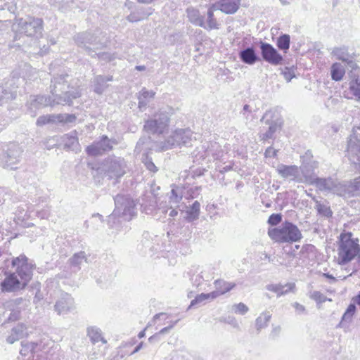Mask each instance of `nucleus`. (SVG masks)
Here are the masks:
<instances>
[{"instance_id":"1","label":"nucleus","mask_w":360,"mask_h":360,"mask_svg":"<svg viewBox=\"0 0 360 360\" xmlns=\"http://www.w3.org/2000/svg\"><path fill=\"white\" fill-rule=\"evenodd\" d=\"M13 30L14 35L8 43V48L24 49L38 43V39L42 36L43 21L41 18L32 17L20 18L13 25Z\"/></svg>"},{"instance_id":"2","label":"nucleus","mask_w":360,"mask_h":360,"mask_svg":"<svg viewBox=\"0 0 360 360\" xmlns=\"http://www.w3.org/2000/svg\"><path fill=\"white\" fill-rule=\"evenodd\" d=\"M75 41L78 46L84 48L87 53L92 57L97 56L100 60L108 62H110L117 58L115 53H96L92 48L89 47V45H92L94 46V49H98L106 45L107 39L105 35L102 32H99L98 30H97L95 34H91L88 32L79 33L75 37Z\"/></svg>"},{"instance_id":"3","label":"nucleus","mask_w":360,"mask_h":360,"mask_svg":"<svg viewBox=\"0 0 360 360\" xmlns=\"http://www.w3.org/2000/svg\"><path fill=\"white\" fill-rule=\"evenodd\" d=\"M115 210L108 216V224L110 228L118 229L121 223L120 219L129 221L136 214V203L128 195H117L114 199Z\"/></svg>"},{"instance_id":"4","label":"nucleus","mask_w":360,"mask_h":360,"mask_svg":"<svg viewBox=\"0 0 360 360\" xmlns=\"http://www.w3.org/2000/svg\"><path fill=\"white\" fill-rule=\"evenodd\" d=\"M70 96L68 95L66 93V96L64 98L62 96H58L57 98H51V96H45L42 95L31 96L29 102V109L28 112L32 117H35L37 115V110L46 107V106H53L54 105H71L72 104V100L80 97V94L78 91L74 92Z\"/></svg>"},{"instance_id":"5","label":"nucleus","mask_w":360,"mask_h":360,"mask_svg":"<svg viewBox=\"0 0 360 360\" xmlns=\"http://www.w3.org/2000/svg\"><path fill=\"white\" fill-rule=\"evenodd\" d=\"M268 235L271 239L278 243H295L302 238L298 227L292 222L285 221L280 226L270 229Z\"/></svg>"},{"instance_id":"6","label":"nucleus","mask_w":360,"mask_h":360,"mask_svg":"<svg viewBox=\"0 0 360 360\" xmlns=\"http://www.w3.org/2000/svg\"><path fill=\"white\" fill-rule=\"evenodd\" d=\"M350 232L340 235L338 248V264L345 265L352 261L360 252L358 238H353Z\"/></svg>"},{"instance_id":"7","label":"nucleus","mask_w":360,"mask_h":360,"mask_svg":"<svg viewBox=\"0 0 360 360\" xmlns=\"http://www.w3.org/2000/svg\"><path fill=\"white\" fill-rule=\"evenodd\" d=\"M193 141V132L189 129H178L164 141L157 143L160 150H167L175 146H191Z\"/></svg>"},{"instance_id":"8","label":"nucleus","mask_w":360,"mask_h":360,"mask_svg":"<svg viewBox=\"0 0 360 360\" xmlns=\"http://www.w3.org/2000/svg\"><path fill=\"white\" fill-rule=\"evenodd\" d=\"M11 265L15 268V271L13 273L20 278L24 285H27L32 278L34 264L30 262L25 255H20L13 258Z\"/></svg>"},{"instance_id":"9","label":"nucleus","mask_w":360,"mask_h":360,"mask_svg":"<svg viewBox=\"0 0 360 360\" xmlns=\"http://www.w3.org/2000/svg\"><path fill=\"white\" fill-rule=\"evenodd\" d=\"M169 122L168 113L159 112L145 122L144 129L152 134H163L168 130Z\"/></svg>"},{"instance_id":"10","label":"nucleus","mask_w":360,"mask_h":360,"mask_svg":"<svg viewBox=\"0 0 360 360\" xmlns=\"http://www.w3.org/2000/svg\"><path fill=\"white\" fill-rule=\"evenodd\" d=\"M101 169L110 179H118L126 173L127 164L122 158L109 157L103 162Z\"/></svg>"},{"instance_id":"11","label":"nucleus","mask_w":360,"mask_h":360,"mask_svg":"<svg viewBox=\"0 0 360 360\" xmlns=\"http://www.w3.org/2000/svg\"><path fill=\"white\" fill-rule=\"evenodd\" d=\"M312 185L315 186L321 192L343 197L344 181H340L338 179L330 176L318 177Z\"/></svg>"},{"instance_id":"12","label":"nucleus","mask_w":360,"mask_h":360,"mask_svg":"<svg viewBox=\"0 0 360 360\" xmlns=\"http://www.w3.org/2000/svg\"><path fill=\"white\" fill-rule=\"evenodd\" d=\"M311 152L307 151L302 157V165L300 168L302 183L312 185L318 178L315 169L318 167V162L311 159Z\"/></svg>"},{"instance_id":"13","label":"nucleus","mask_w":360,"mask_h":360,"mask_svg":"<svg viewBox=\"0 0 360 360\" xmlns=\"http://www.w3.org/2000/svg\"><path fill=\"white\" fill-rule=\"evenodd\" d=\"M193 154L196 161L204 160L210 157H212L214 160H217L223 156L224 151L219 143L210 141L204 143L200 148H197Z\"/></svg>"},{"instance_id":"14","label":"nucleus","mask_w":360,"mask_h":360,"mask_svg":"<svg viewBox=\"0 0 360 360\" xmlns=\"http://www.w3.org/2000/svg\"><path fill=\"white\" fill-rule=\"evenodd\" d=\"M67 77H68V74H61L55 76L51 79V84L50 88L51 93L52 94L53 98H57L58 96H62L64 98L66 96V93H68V95L70 96L71 94L75 91H78L81 94L79 90H75L72 92L67 91V89L69 88Z\"/></svg>"},{"instance_id":"15","label":"nucleus","mask_w":360,"mask_h":360,"mask_svg":"<svg viewBox=\"0 0 360 360\" xmlns=\"http://www.w3.org/2000/svg\"><path fill=\"white\" fill-rule=\"evenodd\" d=\"M22 153V148L15 143L9 144L7 150L3 154L1 165L4 168L15 169L14 165L20 160Z\"/></svg>"},{"instance_id":"16","label":"nucleus","mask_w":360,"mask_h":360,"mask_svg":"<svg viewBox=\"0 0 360 360\" xmlns=\"http://www.w3.org/2000/svg\"><path fill=\"white\" fill-rule=\"evenodd\" d=\"M274 117L275 112L268 110L261 119L262 122H264V123L269 126L268 129L259 136L262 141H267L273 139L274 134L281 128V123L278 119H276Z\"/></svg>"},{"instance_id":"17","label":"nucleus","mask_w":360,"mask_h":360,"mask_svg":"<svg viewBox=\"0 0 360 360\" xmlns=\"http://www.w3.org/2000/svg\"><path fill=\"white\" fill-rule=\"evenodd\" d=\"M259 48L261 56L264 61L273 65L281 64L283 58L271 44L260 41Z\"/></svg>"},{"instance_id":"18","label":"nucleus","mask_w":360,"mask_h":360,"mask_svg":"<svg viewBox=\"0 0 360 360\" xmlns=\"http://www.w3.org/2000/svg\"><path fill=\"white\" fill-rule=\"evenodd\" d=\"M26 286L13 272H6L4 279L0 283L1 290L3 292H16L25 289Z\"/></svg>"},{"instance_id":"19","label":"nucleus","mask_w":360,"mask_h":360,"mask_svg":"<svg viewBox=\"0 0 360 360\" xmlns=\"http://www.w3.org/2000/svg\"><path fill=\"white\" fill-rule=\"evenodd\" d=\"M115 143L116 142L115 141H112L108 139L107 136L103 135L99 141L89 146L86 148V151L89 155L97 156L103 154L105 151L110 150L112 148V145Z\"/></svg>"},{"instance_id":"20","label":"nucleus","mask_w":360,"mask_h":360,"mask_svg":"<svg viewBox=\"0 0 360 360\" xmlns=\"http://www.w3.org/2000/svg\"><path fill=\"white\" fill-rule=\"evenodd\" d=\"M348 68H350L348 72L349 89L357 100L360 101V68L356 62H349Z\"/></svg>"},{"instance_id":"21","label":"nucleus","mask_w":360,"mask_h":360,"mask_svg":"<svg viewBox=\"0 0 360 360\" xmlns=\"http://www.w3.org/2000/svg\"><path fill=\"white\" fill-rule=\"evenodd\" d=\"M25 300L22 298H16L7 302L5 304L6 312H8V321H15L20 318L22 310L25 309Z\"/></svg>"},{"instance_id":"22","label":"nucleus","mask_w":360,"mask_h":360,"mask_svg":"<svg viewBox=\"0 0 360 360\" xmlns=\"http://www.w3.org/2000/svg\"><path fill=\"white\" fill-rule=\"evenodd\" d=\"M347 154L351 162L360 169V139L356 136L349 139L347 143Z\"/></svg>"},{"instance_id":"23","label":"nucleus","mask_w":360,"mask_h":360,"mask_svg":"<svg viewBox=\"0 0 360 360\" xmlns=\"http://www.w3.org/2000/svg\"><path fill=\"white\" fill-rule=\"evenodd\" d=\"M278 174L283 178H290L296 183H302L300 168L295 165H279L277 167Z\"/></svg>"},{"instance_id":"24","label":"nucleus","mask_w":360,"mask_h":360,"mask_svg":"<svg viewBox=\"0 0 360 360\" xmlns=\"http://www.w3.org/2000/svg\"><path fill=\"white\" fill-rule=\"evenodd\" d=\"M14 84L15 81L13 78L8 82H6L4 85H0V105L15 98L16 94L14 89L16 87L13 86Z\"/></svg>"},{"instance_id":"25","label":"nucleus","mask_w":360,"mask_h":360,"mask_svg":"<svg viewBox=\"0 0 360 360\" xmlns=\"http://www.w3.org/2000/svg\"><path fill=\"white\" fill-rule=\"evenodd\" d=\"M240 0H219L213 4V8H217L226 14H233L239 8Z\"/></svg>"},{"instance_id":"26","label":"nucleus","mask_w":360,"mask_h":360,"mask_svg":"<svg viewBox=\"0 0 360 360\" xmlns=\"http://www.w3.org/2000/svg\"><path fill=\"white\" fill-rule=\"evenodd\" d=\"M74 308V301L69 294H63L55 304L58 314H67Z\"/></svg>"},{"instance_id":"27","label":"nucleus","mask_w":360,"mask_h":360,"mask_svg":"<svg viewBox=\"0 0 360 360\" xmlns=\"http://www.w3.org/2000/svg\"><path fill=\"white\" fill-rule=\"evenodd\" d=\"M64 149L77 152L79 150V143L76 131H72L61 136Z\"/></svg>"},{"instance_id":"28","label":"nucleus","mask_w":360,"mask_h":360,"mask_svg":"<svg viewBox=\"0 0 360 360\" xmlns=\"http://www.w3.org/2000/svg\"><path fill=\"white\" fill-rule=\"evenodd\" d=\"M27 335V326L24 323H18L11 329V334L6 338V342L9 344H13Z\"/></svg>"},{"instance_id":"29","label":"nucleus","mask_w":360,"mask_h":360,"mask_svg":"<svg viewBox=\"0 0 360 360\" xmlns=\"http://www.w3.org/2000/svg\"><path fill=\"white\" fill-rule=\"evenodd\" d=\"M360 195V176L353 181H344L343 197L349 198Z\"/></svg>"},{"instance_id":"30","label":"nucleus","mask_w":360,"mask_h":360,"mask_svg":"<svg viewBox=\"0 0 360 360\" xmlns=\"http://www.w3.org/2000/svg\"><path fill=\"white\" fill-rule=\"evenodd\" d=\"M240 60L248 65H254L260 60L259 57L257 55L255 49L252 46L247 47L242 49L238 53Z\"/></svg>"},{"instance_id":"31","label":"nucleus","mask_w":360,"mask_h":360,"mask_svg":"<svg viewBox=\"0 0 360 360\" xmlns=\"http://www.w3.org/2000/svg\"><path fill=\"white\" fill-rule=\"evenodd\" d=\"M266 289L269 291L276 293L277 296L280 297L288 293L289 292H293L295 289V284L294 283H287L285 284H268L266 285Z\"/></svg>"},{"instance_id":"32","label":"nucleus","mask_w":360,"mask_h":360,"mask_svg":"<svg viewBox=\"0 0 360 360\" xmlns=\"http://www.w3.org/2000/svg\"><path fill=\"white\" fill-rule=\"evenodd\" d=\"M155 92L150 90L148 91L146 88H143L138 94L139 108L142 110L148 105L150 99L153 98Z\"/></svg>"},{"instance_id":"33","label":"nucleus","mask_w":360,"mask_h":360,"mask_svg":"<svg viewBox=\"0 0 360 360\" xmlns=\"http://www.w3.org/2000/svg\"><path fill=\"white\" fill-rule=\"evenodd\" d=\"M112 80V76L97 75L94 79V91L98 94H101L107 89V82Z\"/></svg>"},{"instance_id":"34","label":"nucleus","mask_w":360,"mask_h":360,"mask_svg":"<svg viewBox=\"0 0 360 360\" xmlns=\"http://www.w3.org/2000/svg\"><path fill=\"white\" fill-rule=\"evenodd\" d=\"M187 15L189 20L194 25L206 28L204 17L201 16L200 12L193 8L187 9Z\"/></svg>"},{"instance_id":"35","label":"nucleus","mask_w":360,"mask_h":360,"mask_svg":"<svg viewBox=\"0 0 360 360\" xmlns=\"http://www.w3.org/2000/svg\"><path fill=\"white\" fill-rule=\"evenodd\" d=\"M70 265L75 268L77 271L80 270L81 265L84 262H87V256L84 251L75 253L68 260Z\"/></svg>"},{"instance_id":"36","label":"nucleus","mask_w":360,"mask_h":360,"mask_svg":"<svg viewBox=\"0 0 360 360\" xmlns=\"http://www.w3.org/2000/svg\"><path fill=\"white\" fill-rule=\"evenodd\" d=\"M345 75V68L340 63H334L330 67L331 79L335 82L341 81Z\"/></svg>"},{"instance_id":"37","label":"nucleus","mask_w":360,"mask_h":360,"mask_svg":"<svg viewBox=\"0 0 360 360\" xmlns=\"http://www.w3.org/2000/svg\"><path fill=\"white\" fill-rule=\"evenodd\" d=\"M332 54L334 55L338 60H342L347 63L349 67V62H354L352 58L349 56L345 47H336L332 51Z\"/></svg>"},{"instance_id":"38","label":"nucleus","mask_w":360,"mask_h":360,"mask_svg":"<svg viewBox=\"0 0 360 360\" xmlns=\"http://www.w3.org/2000/svg\"><path fill=\"white\" fill-rule=\"evenodd\" d=\"M356 307L355 304H350L345 313L343 314L341 321L338 325V328H343L345 327V323H351L352 320V317L355 314Z\"/></svg>"},{"instance_id":"39","label":"nucleus","mask_w":360,"mask_h":360,"mask_svg":"<svg viewBox=\"0 0 360 360\" xmlns=\"http://www.w3.org/2000/svg\"><path fill=\"white\" fill-rule=\"evenodd\" d=\"M200 204L198 201H195L190 209L186 211V220L189 222L197 220L200 214Z\"/></svg>"},{"instance_id":"40","label":"nucleus","mask_w":360,"mask_h":360,"mask_svg":"<svg viewBox=\"0 0 360 360\" xmlns=\"http://www.w3.org/2000/svg\"><path fill=\"white\" fill-rule=\"evenodd\" d=\"M271 317V314L270 312L264 311L256 319L255 326L258 332L268 326V323L269 322Z\"/></svg>"},{"instance_id":"41","label":"nucleus","mask_w":360,"mask_h":360,"mask_svg":"<svg viewBox=\"0 0 360 360\" xmlns=\"http://www.w3.org/2000/svg\"><path fill=\"white\" fill-rule=\"evenodd\" d=\"M217 8H213V4L210 6L207 12V23L205 29L213 30V29H219V23L217 20L214 18V11H217Z\"/></svg>"},{"instance_id":"42","label":"nucleus","mask_w":360,"mask_h":360,"mask_svg":"<svg viewBox=\"0 0 360 360\" xmlns=\"http://www.w3.org/2000/svg\"><path fill=\"white\" fill-rule=\"evenodd\" d=\"M214 284L216 289L219 290L221 291V293L223 294L229 292L236 286V284L234 283H230L220 279L216 280L214 282Z\"/></svg>"},{"instance_id":"43","label":"nucleus","mask_w":360,"mask_h":360,"mask_svg":"<svg viewBox=\"0 0 360 360\" xmlns=\"http://www.w3.org/2000/svg\"><path fill=\"white\" fill-rule=\"evenodd\" d=\"M87 333L93 343L102 341L105 343L106 341L101 337V330L96 327L92 326L87 329Z\"/></svg>"},{"instance_id":"44","label":"nucleus","mask_w":360,"mask_h":360,"mask_svg":"<svg viewBox=\"0 0 360 360\" xmlns=\"http://www.w3.org/2000/svg\"><path fill=\"white\" fill-rule=\"evenodd\" d=\"M290 36L287 34H283L278 38L276 45L280 50L283 51L284 53H287L290 48Z\"/></svg>"},{"instance_id":"45","label":"nucleus","mask_w":360,"mask_h":360,"mask_svg":"<svg viewBox=\"0 0 360 360\" xmlns=\"http://www.w3.org/2000/svg\"><path fill=\"white\" fill-rule=\"evenodd\" d=\"M56 122L70 124L76 121L77 117L74 114H58L56 115Z\"/></svg>"},{"instance_id":"46","label":"nucleus","mask_w":360,"mask_h":360,"mask_svg":"<svg viewBox=\"0 0 360 360\" xmlns=\"http://www.w3.org/2000/svg\"><path fill=\"white\" fill-rule=\"evenodd\" d=\"M182 188L178 186H174L171 191V195L169 197L170 202L178 204L182 199Z\"/></svg>"},{"instance_id":"47","label":"nucleus","mask_w":360,"mask_h":360,"mask_svg":"<svg viewBox=\"0 0 360 360\" xmlns=\"http://www.w3.org/2000/svg\"><path fill=\"white\" fill-rule=\"evenodd\" d=\"M316 208L318 213L323 217H330L333 215V212L330 207L323 205L317 200L316 201Z\"/></svg>"},{"instance_id":"48","label":"nucleus","mask_w":360,"mask_h":360,"mask_svg":"<svg viewBox=\"0 0 360 360\" xmlns=\"http://www.w3.org/2000/svg\"><path fill=\"white\" fill-rule=\"evenodd\" d=\"M56 115H42L38 117L37 120V126H44L46 124L49 123H56Z\"/></svg>"},{"instance_id":"49","label":"nucleus","mask_w":360,"mask_h":360,"mask_svg":"<svg viewBox=\"0 0 360 360\" xmlns=\"http://www.w3.org/2000/svg\"><path fill=\"white\" fill-rule=\"evenodd\" d=\"M22 348L20 353L22 356H27L30 352H33L37 345L34 342H22Z\"/></svg>"},{"instance_id":"50","label":"nucleus","mask_w":360,"mask_h":360,"mask_svg":"<svg viewBox=\"0 0 360 360\" xmlns=\"http://www.w3.org/2000/svg\"><path fill=\"white\" fill-rule=\"evenodd\" d=\"M152 13L151 11L148 12H138L137 13H131L127 16V20L130 22H138L140 21L145 18H147L148 15H150Z\"/></svg>"},{"instance_id":"51","label":"nucleus","mask_w":360,"mask_h":360,"mask_svg":"<svg viewBox=\"0 0 360 360\" xmlns=\"http://www.w3.org/2000/svg\"><path fill=\"white\" fill-rule=\"evenodd\" d=\"M142 162L144 164L146 168L151 172L155 173L158 171V167L152 161V159L147 155L142 158Z\"/></svg>"},{"instance_id":"52","label":"nucleus","mask_w":360,"mask_h":360,"mask_svg":"<svg viewBox=\"0 0 360 360\" xmlns=\"http://www.w3.org/2000/svg\"><path fill=\"white\" fill-rule=\"evenodd\" d=\"M231 309L236 314L244 315L248 311L249 308L244 303L240 302L232 305Z\"/></svg>"},{"instance_id":"53","label":"nucleus","mask_w":360,"mask_h":360,"mask_svg":"<svg viewBox=\"0 0 360 360\" xmlns=\"http://www.w3.org/2000/svg\"><path fill=\"white\" fill-rule=\"evenodd\" d=\"M207 300L206 293H201L191 302L188 309L195 305L204 304Z\"/></svg>"},{"instance_id":"54","label":"nucleus","mask_w":360,"mask_h":360,"mask_svg":"<svg viewBox=\"0 0 360 360\" xmlns=\"http://www.w3.org/2000/svg\"><path fill=\"white\" fill-rule=\"evenodd\" d=\"M220 321L231 325L233 328L240 330V326L235 317L232 316H228L226 317H222L220 319Z\"/></svg>"},{"instance_id":"55","label":"nucleus","mask_w":360,"mask_h":360,"mask_svg":"<svg viewBox=\"0 0 360 360\" xmlns=\"http://www.w3.org/2000/svg\"><path fill=\"white\" fill-rule=\"evenodd\" d=\"M281 73L287 82H290L291 79L295 77V71L292 68L285 67L284 69L282 70Z\"/></svg>"},{"instance_id":"56","label":"nucleus","mask_w":360,"mask_h":360,"mask_svg":"<svg viewBox=\"0 0 360 360\" xmlns=\"http://www.w3.org/2000/svg\"><path fill=\"white\" fill-rule=\"evenodd\" d=\"M282 220V216L281 214H272L268 219V224L271 226H276Z\"/></svg>"},{"instance_id":"57","label":"nucleus","mask_w":360,"mask_h":360,"mask_svg":"<svg viewBox=\"0 0 360 360\" xmlns=\"http://www.w3.org/2000/svg\"><path fill=\"white\" fill-rule=\"evenodd\" d=\"M311 298L317 302H324L326 300V296L319 291H314L311 295Z\"/></svg>"},{"instance_id":"58","label":"nucleus","mask_w":360,"mask_h":360,"mask_svg":"<svg viewBox=\"0 0 360 360\" xmlns=\"http://www.w3.org/2000/svg\"><path fill=\"white\" fill-rule=\"evenodd\" d=\"M221 295H224V294L221 293V291L217 289H216V290L212 291L210 293H206L207 298L208 299V300H212Z\"/></svg>"},{"instance_id":"59","label":"nucleus","mask_w":360,"mask_h":360,"mask_svg":"<svg viewBox=\"0 0 360 360\" xmlns=\"http://www.w3.org/2000/svg\"><path fill=\"white\" fill-rule=\"evenodd\" d=\"M221 295H224V294L221 293V291L217 289H216V290L212 291L210 293H206L207 298L208 299V300H212Z\"/></svg>"},{"instance_id":"60","label":"nucleus","mask_w":360,"mask_h":360,"mask_svg":"<svg viewBox=\"0 0 360 360\" xmlns=\"http://www.w3.org/2000/svg\"><path fill=\"white\" fill-rule=\"evenodd\" d=\"M58 3L60 5H61L62 8H63L64 9H67V8L73 9L74 8L72 1H71V2H70L71 5L69 4V0H58Z\"/></svg>"},{"instance_id":"61","label":"nucleus","mask_w":360,"mask_h":360,"mask_svg":"<svg viewBox=\"0 0 360 360\" xmlns=\"http://www.w3.org/2000/svg\"><path fill=\"white\" fill-rule=\"evenodd\" d=\"M277 150L274 149L271 146L266 148L265 151V156L267 158H274L276 155Z\"/></svg>"},{"instance_id":"62","label":"nucleus","mask_w":360,"mask_h":360,"mask_svg":"<svg viewBox=\"0 0 360 360\" xmlns=\"http://www.w3.org/2000/svg\"><path fill=\"white\" fill-rule=\"evenodd\" d=\"M177 323V321L172 323L169 326L165 327L162 329H161L158 333H160V335L166 334L169 332V330L174 326V325Z\"/></svg>"},{"instance_id":"63","label":"nucleus","mask_w":360,"mask_h":360,"mask_svg":"<svg viewBox=\"0 0 360 360\" xmlns=\"http://www.w3.org/2000/svg\"><path fill=\"white\" fill-rule=\"evenodd\" d=\"M322 276L324 278H328L329 279V283L330 284L335 283L336 282V281H337V278L335 277H334L332 274H330L329 273H323L322 274Z\"/></svg>"},{"instance_id":"64","label":"nucleus","mask_w":360,"mask_h":360,"mask_svg":"<svg viewBox=\"0 0 360 360\" xmlns=\"http://www.w3.org/2000/svg\"><path fill=\"white\" fill-rule=\"evenodd\" d=\"M293 306L298 313H303L305 311V307L297 302H295Z\"/></svg>"}]
</instances>
